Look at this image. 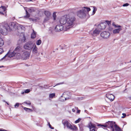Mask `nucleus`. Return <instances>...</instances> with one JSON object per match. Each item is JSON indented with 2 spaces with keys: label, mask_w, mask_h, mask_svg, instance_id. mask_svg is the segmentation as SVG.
<instances>
[{
  "label": "nucleus",
  "mask_w": 131,
  "mask_h": 131,
  "mask_svg": "<svg viewBox=\"0 0 131 131\" xmlns=\"http://www.w3.org/2000/svg\"><path fill=\"white\" fill-rule=\"evenodd\" d=\"M75 20L76 18L74 16L70 17L68 18L67 16L65 15L61 17L60 22V23L64 25L65 27L64 31H66L74 24Z\"/></svg>",
  "instance_id": "obj_1"
},
{
  "label": "nucleus",
  "mask_w": 131,
  "mask_h": 131,
  "mask_svg": "<svg viewBox=\"0 0 131 131\" xmlns=\"http://www.w3.org/2000/svg\"><path fill=\"white\" fill-rule=\"evenodd\" d=\"M90 10L91 9L90 8L84 7L82 9L77 12V15L80 18H83L86 16V11L89 12Z\"/></svg>",
  "instance_id": "obj_2"
},
{
  "label": "nucleus",
  "mask_w": 131,
  "mask_h": 131,
  "mask_svg": "<svg viewBox=\"0 0 131 131\" xmlns=\"http://www.w3.org/2000/svg\"><path fill=\"white\" fill-rule=\"evenodd\" d=\"M35 44L31 41L26 42L24 46V48L25 49L31 50L33 48Z\"/></svg>",
  "instance_id": "obj_3"
},
{
  "label": "nucleus",
  "mask_w": 131,
  "mask_h": 131,
  "mask_svg": "<svg viewBox=\"0 0 131 131\" xmlns=\"http://www.w3.org/2000/svg\"><path fill=\"white\" fill-rule=\"evenodd\" d=\"M16 24L14 22H12L10 23L9 25L7 24H5L4 25L3 28L4 29H5L6 31H8V30H10L12 28H15Z\"/></svg>",
  "instance_id": "obj_4"
},
{
  "label": "nucleus",
  "mask_w": 131,
  "mask_h": 131,
  "mask_svg": "<svg viewBox=\"0 0 131 131\" xmlns=\"http://www.w3.org/2000/svg\"><path fill=\"white\" fill-rule=\"evenodd\" d=\"M16 55L20 56L21 53L23 51V48L21 46H17L14 51Z\"/></svg>",
  "instance_id": "obj_5"
},
{
  "label": "nucleus",
  "mask_w": 131,
  "mask_h": 131,
  "mask_svg": "<svg viewBox=\"0 0 131 131\" xmlns=\"http://www.w3.org/2000/svg\"><path fill=\"white\" fill-rule=\"evenodd\" d=\"M16 54L15 52H14V51L13 52H11L10 51H9L7 53L3 58L1 59V60H2L4 59H5L6 60H7L8 58H6L7 56L8 57L11 58L13 57Z\"/></svg>",
  "instance_id": "obj_6"
},
{
  "label": "nucleus",
  "mask_w": 131,
  "mask_h": 131,
  "mask_svg": "<svg viewBox=\"0 0 131 131\" xmlns=\"http://www.w3.org/2000/svg\"><path fill=\"white\" fill-rule=\"evenodd\" d=\"M65 27L64 25L60 23V24L57 25L56 26L55 28V30L56 31L58 32L60 31L63 30L65 31L64 29Z\"/></svg>",
  "instance_id": "obj_7"
},
{
  "label": "nucleus",
  "mask_w": 131,
  "mask_h": 131,
  "mask_svg": "<svg viewBox=\"0 0 131 131\" xmlns=\"http://www.w3.org/2000/svg\"><path fill=\"white\" fill-rule=\"evenodd\" d=\"M100 35L102 37L106 39L109 37L110 34L109 32L105 31L102 32Z\"/></svg>",
  "instance_id": "obj_8"
},
{
  "label": "nucleus",
  "mask_w": 131,
  "mask_h": 131,
  "mask_svg": "<svg viewBox=\"0 0 131 131\" xmlns=\"http://www.w3.org/2000/svg\"><path fill=\"white\" fill-rule=\"evenodd\" d=\"M106 123L107 125V127L111 128L112 129V131H114V125L115 123V122L109 121Z\"/></svg>",
  "instance_id": "obj_9"
},
{
  "label": "nucleus",
  "mask_w": 131,
  "mask_h": 131,
  "mask_svg": "<svg viewBox=\"0 0 131 131\" xmlns=\"http://www.w3.org/2000/svg\"><path fill=\"white\" fill-rule=\"evenodd\" d=\"M62 123L64 126V128L66 126L69 129L71 124L69 123L68 121L67 120L65 121L64 122L63 121H62Z\"/></svg>",
  "instance_id": "obj_10"
},
{
  "label": "nucleus",
  "mask_w": 131,
  "mask_h": 131,
  "mask_svg": "<svg viewBox=\"0 0 131 131\" xmlns=\"http://www.w3.org/2000/svg\"><path fill=\"white\" fill-rule=\"evenodd\" d=\"M106 97L111 101H113L115 98L114 95L112 94H107Z\"/></svg>",
  "instance_id": "obj_11"
},
{
  "label": "nucleus",
  "mask_w": 131,
  "mask_h": 131,
  "mask_svg": "<svg viewBox=\"0 0 131 131\" xmlns=\"http://www.w3.org/2000/svg\"><path fill=\"white\" fill-rule=\"evenodd\" d=\"M89 127L90 129H90H91L92 130L96 129V128H95L96 125L94 124H92L91 122H90L89 124Z\"/></svg>",
  "instance_id": "obj_12"
},
{
  "label": "nucleus",
  "mask_w": 131,
  "mask_h": 131,
  "mask_svg": "<svg viewBox=\"0 0 131 131\" xmlns=\"http://www.w3.org/2000/svg\"><path fill=\"white\" fill-rule=\"evenodd\" d=\"M29 55L30 53L29 52L25 51L23 53L22 56L27 59L29 57Z\"/></svg>",
  "instance_id": "obj_13"
},
{
  "label": "nucleus",
  "mask_w": 131,
  "mask_h": 131,
  "mask_svg": "<svg viewBox=\"0 0 131 131\" xmlns=\"http://www.w3.org/2000/svg\"><path fill=\"white\" fill-rule=\"evenodd\" d=\"M98 27L101 29L103 30L106 27V26L104 23H102L98 26Z\"/></svg>",
  "instance_id": "obj_14"
},
{
  "label": "nucleus",
  "mask_w": 131,
  "mask_h": 131,
  "mask_svg": "<svg viewBox=\"0 0 131 131\" xmlns=\"http://www.w3.org/2000/svg\"><path fill=\"white\" fill-rule=\"evenodd\" d=\"M38 48L36 45H34L32 49V52L34 54H36L38 52Z\"/></svg>",
  "instance_id": "obj_15"
},
{
  "label": "nucleus",
  "mask_w": 131,
  "mask_h": 131,
  "mask_svg": "<svg viewBox=\"0 0 131 131\" xmlns=\"http://www.w3.org/2000/svg\"><path fill=\"white\" fill-rule=\"evenodd\" d=\"M122 30V29L121 28L116 29L113 30V32L114 34L118 33Z\"/></svg>",
  "instance_id": "obj_16"
},
{
  "label": "nucleus",
  "mask_w": 131,
  "mask_h": 131,
  "mask_svg": "<svg viewBox=\"0 0 131 131\" xmlns=\"http://www.w3.org/2000/svg\"><path fill=\"white\" fill-rule=\"evenodd\" d=\"M100 32V31L96 28L93 31V35H95L96 36L97 35H98L99 34Z\"/></svg>",
  "instance_id": "obj_17"
},
{
  "label": "nucleus",
  "mask_w": 131,
  "mask_h": 131,
  "mask_svg": "<svg viewBox=\"0 0 131 131\" xmlns=\"http://www.w3.org/2000/svg\"><path fill=\"white\" fill-rule=\"evenodd\" d=\"M69 129L72 130H77V127L75 125L72 126L71 125Z\"/></svg>",
  "instance_id": "obj_18"
},
{
  "label": "nucleus",
  "mask_w": 131,
  "mask_h": 131,
  "mask_svg": "<svg viewBox=\"0 0 131 131\" xmlns=\"http://www.w3.org/2000/svg\"><path fill=\"white\" fill-rule=\"evenodd\" d=\"M114 126L115 130L116 131H121L120 128L117 125L115 124Z\"/></svg>",
  "instance_id": "obj_19"
},
{
  "label": "nucleus",
  "mask_w": 131,
  "mask_h": 131,
  "mask_svg": "<svg viewBox=\"0 0 131 131\" xmlns=\"http://www.w3.org/2000/svg\"><path fill=\"white\" fill-rule=\"evenodd\" d=\"M45 14L46 16L50 17L51 15L50 12L48 11H45Z\"/></svg>",
  "instance_id": "obj_20"
},
{
  "label": "nucleus",
  "mask_w": 131,
  "mask_h": 131,
  "mask_svg": "<svg viewBox=\"0 0 131 131\" xmlns=\"http://www.w3.org/2000/svg\"><path fill=\"white\" fill-rule=\"evenodd\" d=\"M36 32H35L34 30H33V32L31 34V38H32L34 39L36 37Z\"/></svg>",
  "instance_id": "obj_21"
},
{
  "label": "nucleus",
  "mask_w": 131,
  "mask_h": 131,
  "mask_svg": "<svg viewBox=\"0 0 131 131\" xmlns=\"http://www.w3.org/2000/svg\"><path fill=\"white\" fill-rule=\"evenodd\" d=\"M35 9L33 7L30 8L28 10V11L30 13H31L32 12H34L35 11Z\"/></svg>",
  "instance_id": "obj_22"
},
{
  "label": "nucleus",
  "mask_w": 131,
  "mask_h": 131,
  "mask_svg": "<svg viewBox=\"0 0 131 131\" xmlns=\"http://www.w3.org/2000/svg\"><path fill=\"white\" fill-rule=\"evenodd\" d=\"M4 43V41L3 39L0 38V47L2 46Z\"/></svg>",
  "instance_id": "obj_23"
},
{
  "label": "nucleus",
  "mask_w": 131,
  "mask_h": 131,
  "mask_svg": "<svg viewBox=\"0 0 131 131\" xmlns=\"http://www.w3.org/2000/svg\"><path fill=\"white\" fill-rule=\"evenodd\" d=\"M26 15L24 16V17H27V18L29 17L30 16V15L29 13L28 12L27 10H26Z\"/></svg>",
  "instance_id": "obj_24"
},
{
  "label": "nucleus",
  "mask_w": 131,
  "mask_h": 131,
  "mask_svg": "<svg viewBox=\"0 0 131 131\" xmlns=\"http://www.w3.org/2000/svg\"><path fill=\"white\" fill-rule=\"evenodd\" d=\"M24 109L26 111H27L28 112H32V110L29 108L24 107Z\"/></svg>",
  "instance_id": "obj_25"
},
{
  "label": "nucleus",
  "mask_w": 131,
  "mask_h": 131,
  "mask_svg": "<svg viewBox=\"0 0 131 131\" xmlns=\"http://www.w3.org/2000/svg\"><path fill=\"white\" fill-rule=\"evenodd\" d=\"M97 126H102V127H107V125L106 124V123L104 125H101V124H98L97 125Z\"/></svg>",
  "instance_id": "obj_26"
},
{
  "label": "nucleus",
  "mask_w": 131,
  "mask_h": 131,
  "mask_svg": "<svg viewBox=\"0 0 131 131\" xmlns=\"http://www.w3.org/2000/svg\"><path fill=\"white\" fill-rule=\"evenodd\" d=\"M41 41L40 40H38L36 42V44L38 45H39L41 43Z\"/></svg>",
  "instance_id": "obj_27"
},
{
  "label": "nucleus",
  "mask_w": 131,
  "mask_h": 131,
  "mask_svg": "<svg viewBox=\"0 0 131 131\" xmlns=\"http://www.w3.org/2000/svg\"><path fill=\"white\" fill-rule=\"evenodd\" d=\"M93 14L92 15H93L94 14H95V13L96 11V10H97V8L96 7H95L94 6H93Z\"/></svg>",
  "instance_id": "obj_28"
},
{
  "label": "nucleus",
  "mask_w": 131,
  "mask_h": 131,
  "mask_svg": "<svg viewBox=\"0 0 131 131\" xmlns=\"http://www.w3.org/2000/svg\"><path fill=\"white\" fill-rule=\"evenodd\" d=\"M55 93L50 94L49 95V97L50 98H52L55 96Z\"/></svg>",
  "instance_id": "obj_29"
},
{
  "label": "nucleus",
  "mask_w": 131,
  "mask_h": 131,
  "mask_svg": "<svg viewBox=\"0 0 131 131\" xmlns=\"http://www.w3.org/2000/svg\"><path fill=\"white\" fill-rule=\"evenodd\" d=\"M52 16L53 17V18L54 20H55L56 19V13H53Z\"/></svg>",
  "instance_id": "obj_30"
},
{
  "label": "nucleus",
  "mask_w": 131,
  "mask_h": 131,
  "mask_svg": "<svg viewBox=\"0 0 131 131\" xmlns=\"http://www.w3.org/2000/svg\"><path fill=\"white\" fill-rule=\"evenodd\" d=\"M50 17L46 16V17L44 19V21H46L49 20V19Z\"/></svg>",
  "instance_id": "obj_31"
},
{
  "label": "nucleus",
  "mask_w": 131,
  "mask_h": 131,
  "mask_svg": "<svg viewBox=\"0 0 131 131\" xmlns=\"http://www.w3.org/2000/svg\"><path fill=\"white\" fill-rule=\"evenodd\" d=\"M0 9H2L3 10L4 12L5 11L6 8L4 6H2L0 7Z\"/></svg>",
  "instance_id": "obj_32"
},
{
  "label": "nucleus",
  "mask_w": 131,
  "mask_h": 131,
  "mask_svg": "<svg viewBox=\"0 0 131 131\" xmlns=\"http://www.w3.org/2000/svg\"><path fill=\"white\" fill-rule=\"evenodd\" d=\"M105 22L107 23V24L108 25H110L111 24V21H109L108 20H106Z\"/></svg>",
  "instance_id": "obj_33"
},
{
  "label": "nucleus",
  "mask_w": 131,
  "mask_h": 131,
  "mask_svg": "<svg viewBox=\"0 0 131 131\" xmlns=\"http://www.w3.org/2000/svg\"><path fill=\"white\" fill-rule=\"evenodd\" d=\"M81 119L80 118H79L78 119H77V120H76V121H75V123H78L79 122H80V121H81Z\"/></svg>",
  "instance_id": "obj_34"
},
{
  "label": "nucleus",
  "mask_w": 131,
  "mask_h": 131,
  "mask_svg": "<svg viewBox=\"0 0 131 131\" xmlns=\"http://www.w3.org/2000/svg\"><path fill=\"white\" fill-rule=\"evenodd\" d=\"M30 91L29 89H26L25 90V92L26 93H28L30 92Z\"/></svg>",
  "instance_id": "obj_35"
},
{
  "label": "nucleus",
  "mask_w": 131,
  "mask_h": 131,
  "mask_svg": "<svg viewBox=\"0 0 131 131\" xmlns=\"http://www.w3.org/2000/svg\"><path fill=\"white\" fill-rule=\"evenodd\" d=\"M19 106V103H16L15 105V108H16L17 107H18Z\"/></svg>",
  "instance_id": "obj_36"
},
{
  "label": "nucleus",
  "mask_w": 131,
  "mask_h": 131,
  "mask_svg": "<svg viewBox=\"0 0 131 131\" xmlns=\"http://www.w3.org/2000/svg\"><path fill=\"white\" fill-rule=\"evenodd\" d=\"M48 125H49V128H51V129H54V128L53 127H51V125L50 124V123L49 122L48 123Z\"/></svg>",
  "instance_id": "obj_37"
},
{
  "label": "nucleus",
  "mask_w": 131,
  "mask_h": 131,
  "mask_svg": "<svg viewBox=\"0 0 131 131\" xmlns=\"http://www.w3.org/2000/svg\"><path fill=\"white\" fill-rule=\"evenodd\" d=\"M129 5V4L128 3H125L124 4L123 6L124 7L127 6Z\"/></svg>",
  "instance_id": "obj_38"
},
{
  "label": "nucleus",
  "mask_w": 131,
  "mask_h": 131,
  "mask_svg": "<svg viewBox=\"0 0 131 131\" xmlns=\"http://www.w3.org/2000/svg\"><path fill=\"white\" fill-rule=\"evenodd\" d=\"M4 52L2 49L0 48V54H2Z\"/></svg>",
  "instance_id": "obj_39"
},
{
  "label": "nucleus",
  "mask_w": 131,
  "mask_h": 131,
  "mask_svg": "<svg viewBox=\"0 0 131 131\" xmlns=\"http://www.w3.org/2000/svg\"><path fill=\"white\" fill-rule=\"evenodd\" d=\"M122 115H123V116L122 117V118H124L126 116V114L125 113H123Z\"/></svg>",
  "instance_id": "obj_40"
},
{
  "label": "nucleus",
  "mask_w": 131,
  "mask_h": 131,
  "mask_svg": "<svg viewBox=\"0 0 131 131\" xmlns=\"http://www.w3.org/2000/svg\"><path fill=\"white\" fill-rule=\"evenodd\" d=\"M63 84L62 83H58L57 84L55 85L54 86H53V87H54L56 86V85H60V84Z\"/></svg>",
  "instance_id": "obj_41"
},
{
  "label": "nucleus",
  "mask_w": 131,
  "mask_h": 131,
  "mask_svg": "<svg viewBox=\"0 0 131 131\" xmlns=\"http://www.w3.org/2000/svg\"><path fill=\"white\" fill-rule=\"evenodd\" d=\"M115 27H118V28H120L121 27L120 26V25H117L116 26V25H115Z\"/></svg>",
  "instance_id": "obj_42"
},
{
  "label": "nucleus",
  "mask_w": 131,
  "mask_h": 131,
  "mask_svg": "<svg viewBox=\"0 0 131 131\" xmlns=\"http://www.w3.org/2000/svg\"><path fill=\"white\" fill-rule=\"evenodd\" d=\"M0 131H7V130L5 129H0Z\"/></svg>",
  "instance_id": "obj_43"
},
{
  "label": "nucleus",
  "mask_w": 131,
  "mask_h": 131,
  "mask_svg": "<svg viewBox=\"0 0 131 131\" xmlns=\"http://www.w3.org/2000/svg\"><path fill=\"white\" fill-rule=\"evenodd\" d=\"M0 14L2 15H4V14L3 13V12H1L0 11Z\"/></svg>",
  "instance_id": "obj_44"
},
{
  "label": "nucleus",
  "mask_w": 131,
  "mask_h": 131,
  "mask_svg": "<svg viewBox=\"0 0 131 131\" xmlns=\"http://www.w3.org/2000/svg\"><path fill=\"white\" fill-rule=\"evenodd\" d=\"M25 103L26 104H27L28 105H30V104H31V103H27V102H26Z\"/></svg>",
  "instance_id": "obj_45"
},
{
  "label": "nucleus",
  "mask_w": 131,
  "mask_h": 131,
  "mask_svg": "<svg viewBox=\"0 0 131 131\" xmlns=\"http://www.w3.org/2000/svg\"><path fill=\"white\" fill-rule=\"evenodd\" d=\"M85 111V113H87L88 114V111H87V110H85V111Z\"/></svg>",
  "instance_id": "obj_46"
},
{
  "label": "nucleus",
  "mask_w": 131,
  "mask_h": 131,
  "mask_svg": "<svg viewBox=\"0 0 131 131\" xmlns=\"http://www.w3.org/2000/svg\"><path fill=\"white\" fill-rule=\"evenodd\" d=\"M72 111L73 112H75V110L74 108L72 109Z\"/></svg>",
  "instance_id": "obj_47"
},
{
  "label": "nucleus",
  "mask_w": 131,
  "mask_h": 131,
  "mask_svg": "<svg viewBox=\"0 0 131 131\" xmlns=\"http://www.w3.org/2000/svg\"><path fill=\"white\" fill-rule=\"evenodd\" d=\"M80 110H78L77 112V113H80Z\"/></svg>",
  "instance_id": "obj_48"
},
{
  "label": "nucleus",
  "mask_w": 131,
  "mask_h": 131,
  "mask_svg": "<svg viewBox=\"0 0 131 131\" xmlns=\"http://www.w3.org/2000/svg\"><path fill=\"white\" fill-rule=\"evenodd\" d=\"M69 99V98H65V100H67V99Z\"/></svg>",
  "instance_id": "obj_49"
},
{
  "label": "nucleus",
  "mask_w": 131,
  "mask_h": 131,
  "mask_svg": "<svg viewBox=\"0 0 131 131\" xmlns=\"http://www.w3.org/2000/svg\"><path fill=\"white\" fill-rule=\"evenodd\" d=\"M27 1L28 2L31 1H32V0H28Z\"/></svg>",
  "instance_id": "obj_50"
},
{
  "label": "nucleus",
  "mask_w": 131,
  "mask_h": 131,
  "mask_svg": "<svg viewBox=\"0 0 131 131\" xmlns=\"http://www.w3.org/2000/svg\"><path fill=\"white\" fill-rule=\"evenodd\" d=\"M6 103H7V104L8 105H9V104L7 102H6Z\"/></svg>",
  "instance_id": "obj_51"
},
{
  "label": "nucleus",
  "mask_w": 131,
  "mask_h": 131,
  "mask_svg": "<svg viewBox=\"0 0 131 131\" xmlns=\"http://www.w3.org/2000/svg\"><path fill=\"white\" fill-rule=\"evenodd\" d=\"M24 39H25V40H24V41H25V37L24 36Z\"/></svg>",
  "instance_id": "obj_52"
},
{
  "label": "nucleus",
  "mask_w": 131,
  "mask_h": 131,
  "mask_svg": "<svg viewBox=\"0 0 131 131\" xmlns=\"http://www.w3.org/2000/svg\"><path fill=\"white\" fill-rule=\"evenodd\" d=\"M129 99L131 100V96L129 97Z\"/></svg>",
  "instance_id": "obj_53"
},
{
  "label": "nucleus",
  "mask_w": 131,
  "mask_h": 131,
  "mask_svg": "<svg viewBox=\"0 0 131 131\" xmlns=\"http://www.w3.org/2000/svg\"><path fill=\"white\" fill-rule=\"evenodd\" d=\"M3 102H6L5 101V100H3Z\"/></svg>",
  "instance_id": "obj_54"
},
{
  "label": "nucleus",
  "mask_w": 131,
  "mask_h": 131,
  "mask_svg": "<svg viewBox=\"0 0 131 131\" xmlns=\"http://www.w3.org/2000/svg\"><path fill=\"white\" fill-rule=\"evenodd\" d=\"M3 67V66H2V67H0L1 68L2 67Z\"/></svg>",
  "instance_id": "obj_55"
},
{
  "label": "nucleus",
  "mask_w": 131,
  "mask_h": 131,
  "mask_svg": "<svg viewBox=\"0 0 131 131\" xmlns=\"http://www.w3.org/2000/svg\"><path fill=\"white\" fill-rule=\"evenodd\" d=\"M65 92H64V93H63V94H65Z\"/></svg>",
  "instance_id": "obj_56"
},
{
  "label": "nucleus",
  "mask_w": 131,
  "mask_h": 131,
  "mask_svg": "<svg viewBox=\"0 0 131 131\" xmlns=\"http://www.w3.org/2000/svg\"><path fill=\"white\" fill-rule=\"evenodd\" d=\"M130 62H131V60L130 61Z\"/></svg>",
  "instance_id": "obj_57"
},
{
  "label": "nucleus",
  "mask_w": 131,
  "mask_h": 131,
  "mask_svg": "<svg viewBox=\"0 0 131 131\" xmlns=\"http://www.w3.org/2000/svg\"><path fill=\"white\" fill-rule=\"evenodd\" d=\"M24 92H23V93H22V94H23L24 93Z\"/></svg>",
  "instance_id": "obj_58"
}]
</instances>
